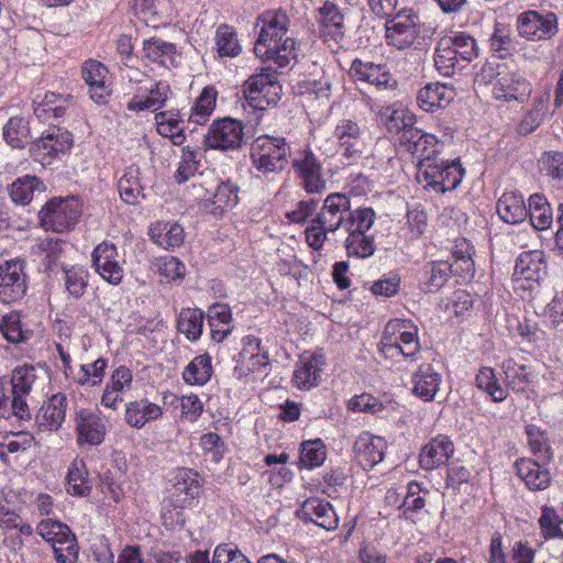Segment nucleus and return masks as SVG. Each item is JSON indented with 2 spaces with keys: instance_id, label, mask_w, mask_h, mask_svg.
<instances>
[{
  "instance_id": "obj_55",
  "label": "nucleus",
  "mask_w": 563,
  "mask_h": 563,
  "mask_svg": "<svg viewBox=\"0 0 563 563\" xmlns=\"http://www.w3.org/2000/svg\"><path fill=\"white\" fill-rule=\"evenodd\" d=\"M344 247L349 257L368 258L375 251V240L372 234L347 235Z\"/></svg>"
},
{
  "instance_id": "obj_27",
  "label": "nucleus",
  "mask_w": 563,
  "mask_h": 563,
  "mask_svg": "<svg viewBox=\"0 0 563 563\" xmlns=\"http://www.w3.org/2000/svg\"><path fill=\"white\" fill-rule=\"evenodd\" d=\"M239 187L231 180L222 181L212 197L202 200L201 208L213 217H220L239 202Z\"/></svg>"
},
{
  "instance_id": "obj_64",
  "label": "nucleus",
  "mask_w": 563,
  "mask_h": 563,
  "mask_svg": "<svg viewBox=\"0 0 563 563\" xmlns=\"http://www.w3.org/2000/svg\"><path fill=\"white\" fill-rule=\"evenodd\" d=\"M540 169L552 180L563 184V153L549 151L542 154L539 161Z\"/></svg>"
},
{
  "instance_id": "obj_22",
  "label": "nucleus",
  "mask_w": 563,
  "mask_h": 563,
  "mask_svg": "<svg viewBox=\"0 0 563 563\" xmlns=\"http://www.w3.org/2000/svg\"><path fill=\"white\" fill-rule=\"evenodd\" d=\"M387 448L382 437L368 432L361 433L354 442L353 452L363 470H372L383 461Z\"/></svg>"
},
{
  "instance_id": "obj_57",
  "label": "nucleus",
  "mask_w": 563,
  "mask_h": 563,
  "mask_svg": "<svg viewBox=\"0 0 563 563\" xmlns=\"http://www.w3.org/2000/svg\"><path fill=\"white\" fill-rule=\"evenodd\" d=\"M19 493L9 485L0 486V528L15 526L16 511L11 507L16 504Z\"/></svg>"
},
{
  "instance_id": "obj_43",
  "label": "nucleus",
  "mask_w": 563,
  "mask_h": 563,
  "mask_svg": "<svg viewBox=\"0 0 563 563\" xmlns=\"http://www.w3.org/2000/svg\"><path fill=\"white\" fill-rule=\"evenodd\" d=\"M139 168L135 166H130L125 169V173L118 183L120 198L126 205H137L145 197L143 187L139 179Z\"/></svg>"
},
{
  "instance_id": "obj_47",
  "label": "nucleus",
  "mask_w": 563,
  "mask_h": 563,
  "mask_svg": "<svg viewBox=\"0 0 563 563\" xmlns=\"http://www.w3.org/2000/svg\"><path fill=\"white\" fill-rule=\"evenodd\" d=\"M217 96L218 92L213 87H205L190 110L188 121L196 124L207 122L216 108Z\"/></svg>"
},
{
  "instance_id": "obj_44",
  "label": "nucleus",
  "mask_w": 563,
  "mask_h": 563,
  "mask_svg": "<svg viewBox=\"0 0 563 563\" xmlns=\"http://www.w3.org/2000/svg\"><path fill=\"white\" fill-rule=\"evenodd\" d=\"M213 373L211 356L208 353L195 356L183 372L184 380L189 385H206Z\"/></svg>"
},
{
  "instance_id": "obj_1",
  "label": "nucleus",
  "mask_w": 563,
  "mask_h": 563,
  "mask_svg": "<svg viewBox=\"0 0 563 563\" xmlns=\"http://www.w3.org/2000/svg\"><path fill=\"white\" fill-rule=\"evenodd\" d=\"M258 35L254 53L264 63H272L276 69L290 67L297 58V40L291 21L283 9H271L255 21Z\"/></svg>"
},
{
  "instance_id": "obj_12",
  "label": "nucleus",
  "mask_w": 563,
  "mask_h": 563,
  "mask_svg": "<svg viewBox=\"0 0 563 563\" xmlns=\"http://www.w3.org/2000/svg\"><path fill=\"white\" fill-rule=\"evenodd\" d=\"M29 278L25 262L22 260L7 261L0 265V301L13 303L26 295Z\"/></svg>"
},
{
  "instance_id": "obj_3",
  "label": "nucleus",
  "mask_w": 563,
  "mask_h": 563,
  "mask_svg": "<svg viewBox=\"0 0 563 563\" xmlns=\"http://www.w3.org/2000/svg\"><path fill=\"white\" fill-rule=\"evenodd\" d=\"M290 154V144L284 136L263 134L250 147L252 166L263 175L280 174L288 166Z\"/></svg>"
},
{
  "instance_id": "obj_8",
  "label": "nucleus",
  "mask_w": 563,
  "mask_h": 563,
  "mask_svg": "<svg viewBox=\"0 0 563 563\" xmlns=\"http://www.w3.org/2000/svg\"><path fill=\"white\" fill-rule=\"evenodd\" d=\"M464 174L465 169L460 159H435L430 164H422V168H418L416 177L418 183L423 184L426 189L445 192L454 190L461 184Z\"/></svg>"
},
{
  "instance_id": "obj_20",
  "label": "nucleus",
  "mask_w": 563,
  "mask_h": 563,
  "mask_svg": "<svg viewBox=\"0 0 563 563\" xmlns=\"http://www.w3.org/2000/svg\"><path fill=\"white\" fill-rule=\"evenodd\" d=\"M532 86L522 75L506 69L498 80L494 82L493 96L496 100L505 102L517 101L523 103L531 95Z\"/></svg>"
},
{
  "instance_id": "obj_2",
  "label": "nucleus",
  "mask_w": 563,
  "mask_h": 563,
  "mask_svg": "<svg viewBox=\"0 0 563 563\" xmlns=\"http://www.w3.org/2000/svg\"><path fill=\"white\" fill-rule=\"evenodd\" d=\"M170 482L162 519L167 529L175 530L181 529L185 525L184 509L198 504L205 481L196 470L181 467L174 473Z\"/></svg>"
},
{
  "instance_id": "obj_41",
  "label": "nucleus",
  "mask_w": 563,
  "mask_h": 563,
  "mask_svg": "<svg viewBox=\"0 0 563 563\" xmlns=\"http://www.w3.org/2000/svg\"><path fill=\"white\" fill-rule=\"evenodd\" d=\"M429 490L417 481H411L406 486V494L398 506L401 517L410 519L411 515L420 512L426 507V497Z\"/></svg>"
},
{
  "instance_id": "obj_45",
  "label": "nucleus",
  "mask_w": 563,
  "mask_h": 563,
  "mask_svg": "<svg viewBox=\"0 0 563 563\" xmlns=\"http://www.w3.org/2000/svg\"><path fill=\"white\" fill-rule=\"evenodd\" d=\"M67 493L73 496L86 497L90 494L92 485L88 477L86 464L82 460H75L67 472Z\"/></svg>"
},
{
  "instance_id": "obj_50",
  "label": "nucleus",
  "mask_w": 563,
  "mask_h": 563,
  "mask_svg": "<svg viewBox=\"0 0 563 563\" xmlns=\"http://www.w3.org/2000/svg\"><path fill=\"white\" fill-rule=\"evenodd\" d=\"M44 184L36 176H24L18 178L10 187V196L16 203L27 205L35 190L43 191Z\"/></svg>"
},
{
  "instance_id": "obj_4",
  "label": "nucleus",
  "mask_w": 563,
  "mask_h": 563,
  "mask_svg": "<svg viewBox=\"0 0 563 563\" xmlns=\"http://www.w3.org/2000/svg\"><path fill=\"white\" fill-rule=\"evenodd\" d=\"M432 30L420 22L418 15L401 11L385 23V37L388 45L404 51L420 48L431 37Z\"/></svg>"
},
{
  "instance_id": "obj_56",
  "label": "nucleus",
  "mask_w": 563,
  "mask_h": 563,
  "mask_svg": "<svg viewBox=\"0 0 563 563\" xmlns=\"http://www.w3.org/2000/svg\"><path fill=\"white\" fill-rule=\"evenodd\" d=\"M476 386L487 393L494 401H503L507 397V388H504L492 367H482L476 375Z\"/></svg>"
},
{
  "instance_id": "obj_49",
  "label": "nucleus",
  "mask_w": 563,
  "mask_h": 563,
  "mask_svg": "<svg viewBox=\"0 0 563 563\" xmlns=\"http://www.w3.org/2000/svg\"><path fill=\"white\" fill-rule=\"evenodd\" d=\"M217 52L221 57H236L241 53V45L234 29L228 24H221L216 32Z\"/></svg>"
},
{
  "instance_id": "obj_7",
  "label": "nucleus",
  "mask_w": 563,
  "mask_h": 563,
  "mask_svg": "<svg viewBox=\"0 0 563 563\" xmlns=\"http://www.w3.org/2000/svg\"><path fill=\"white\" fill-rule=\"evenodd\" d=\"M35 532L52 545L57 563L77 562L79 554L78 542L67 525L59 520L47 518L37 523Z\"/></svg>"
},
{
  "instance_id": "obj_6",
  "label": "nucleus",
  "mask_w": 563,
  "mask_h": 563,
  "mask_svg": "<svg viewBox=\"0 0 563 563\" xmlns=\"http://www.w3.org/2000/svg\"><path fill=\"white\" fill-rule=\"evenodd\" d=\"M81 213L82 205L77 197H55L42 207L38 218L45 230L63 233L75 228Z\"/></svg>"
},
{
  "instance_id": "obj_17",
  "label": "nucleus",
  "mask_w": 563,
  "mask_h": 563,
  "mask_svg": "<svg viewBox=\"0 0 563 563\" xmlns=\"http://www.w3.org/2000/svg\"><path fill=\"white\" fill-rule=\"evenodd\" d=\"M408 135L409 137H405V142L400 146L405 147L412 157L417 158V169L422 168V164L427 165L438 159V155L442 150V143L434 134L427 133L417 128Z\"/></svg>"
},
{
  "instance_id": "obj_19",
  "label": "nucleus",
  "mask_w": 563,
  "mask_h": 563,
  "mask_svg": "<svg viewBox=\"0 0 563 563\" xmlns=\"http://www.w3.org/2000/svg\"><path fill=\"white\" fill-rule=\"evenodd\" d=\"M349 75L354 81L368 84L377 90L394 89L397 86V81L391 77L386 64H375L355 58L351 63Z\"/></svg>"
},
{
  "instance_id": "obj_29",
  "label": "nucleus",
  "mask_w": 563,
  "mask_h": 563,
  "mask_svg": "<svg viewBox=\"0 0 563 563\" xmlns=\"http://www.w3.org/2000/svg\"><path fill=\"white\" fill-rule=\"evenodd\" d=\"M70 96L55 92L37 95L33 100V112L40 121H48L51 118H62L69 104Z\"/></svg>"
},
{
  "instance_id": "obj_63",
  "label": "nucleus",
  "mask_w": 563,
  "mask_h": 563,
  "mask_svg": "<svg viewBox=\"0 0 563 563\" xmlns=\"http://www.w3.org/2000/svg\"><path fill=\"white\" fill-rule=\"evenodd\" d=\"M161 415V407L146 400L133 401L126 406V422H140V419L147 422L158 419Z\"/></svg>"
},
{
  "instance_id": "obj_16",
  "label": "nucleus",
  "mask_w": 563,
  "mask_h": 563,
  "mask_svg": "<svg viewBox=\"0 0 563 563\" xmlns=\"http://www.w3.org/2000/svg\"><path fill=\"white\" fill-rule=\"evenodd\" d=\"M377 119L390 134L398 135V142L401 145L405 137H409V133L413 132L417 126L416 115L407 108L394 103L382 107L377 112Z\"/></svg>"
},
{
  "instance_id": "obj_58",
  "label": "nucleus",
  "mask_w": 563,
  "mask_h": 563,
  "mask_svg": "<svg viewBox=\"0 0 563 563\" xmlns=\"http://www.w3.org/2000/svg\"><path fill=\"white\" fill-rule=\"evenodd\" d=\"M67 397L58 393L48 398V400L40 408L36 420L40 417L48 422H63L66 417Z\"/></svg>"
},
{
  "instance_id": "obj_48",
  "label": "nucleus",
  "mask_w": 563,
  "mask_h": 563,
  "mask_svg": "<svg viewBox=\"0 0 563 563\" xmlns=\"http://www.w3.org/2000/svg\"><path fill=\"white\" fill-rule=\"evenodd\" d=\"M441 40L448 41V44H451V48L456 51L460 59H462L466 65L478 55V48L475 38L464 32L452 31L449 34L442 36Z\"/></svg>"
},
{
  "instance_id": "obj_11",
  "label": "nucleus",
  "mask_w": 563,
  "mask_h": 563,
  "mask_svg": "<svg viewBox=\"0 0 563 563\" xmlns=\"http://www.w3.org/2000/svg\"><path fill=\"white\" fill-rule=\"evenodd\" d=\"M244 128L240 120L225 117L213 120L203 136L207 148L234 151L244 143Z\"/></svg>"
},
{
  "instance_id": "obj_46",
  "label": "nucleus",
  "mask_w": 563,
  "mask_h": 563,
  "mask_svg": "<svg viewBox=\"0 0 563 563\" xmlns=\"http://www.w3.org/2000/svg\"><path fill=\"white\" fill-rule=\"evenodd\" d=\"M205 313L199 308H183L177 318V329L190 341L202 334Z\"/></svg>"
},
{
  "instance_id": "obj_34",
  "label": "nucleus",
  "mask_w": 563,
  "mask_h": 563,
  "mask_svg": "<svg viewBox=\"0 0 563 563\" xmlns=\"http://www.w3.org/2000/svg\"><path fill=\"white\" fill-rule=\"evenodd\" d=\"M150 236L164 250H174L184 243L185 231L177 222L158 221L150 228Z\"/></svg>"
},
{
  "instance_id": "obj_10",
  "label": "nucleus",
  "mask_w": 563,
  "mask_h": 563,
  "mask_svg": "<svg viewBox=\"0 0 563 563\" xmlns=\"http://www.w3.org/2000/svg\"><path fill=\"white\" fill-rule=\"evenodd\" d=\"M44 371L43 366L23 364L15 366L11 372L12 399L11 409L15 417L21 420L31 418L25 397L30 395L40 380L38 372Z\"/></svg>"
},
{
  "instance_id": "obj_36",
  "label": "nucleus",
  "mask_w": 563,
  "mask_h": 563,
  "mask_svg": "<svg viewBox=\"0 0 563 563\" xmlns=\"http://www.w3.org/2000/svg\"><path fill=\"white\" fill-rule=\"evenodd\" d=\"M496 209L500 219L509 224L520 223L528 216L523 197L514 192H505L497 201Z\"/></svg>"
},
{
  "instance_id": "obj_31",
  "label": "nucleus",
  "mask_w": 563,
  "mask_h": 563,
  "mask_svg": "<svg viewBox=\"0 0 563 563\" xmlns=\"http://www.w3.org/2000/svg\"><path fill=\"white\" fill-rule=\"evenodd\" d=\"M157 133L168 137L174 145H181L185 140L183 114L179 110H166L155 113Z\"/></svg>"
},
{
  "instance_id": "obj_23",
  "label": "nucleus",
  "mask_w": 563,
  "mask_h": 563,
  "mask_svg": "<svg viewBox=\"0 0 563 563\" xmlns=\"http://www.w3.org/2000/svg\"><path fill=\"white\" fill-rule=\"evenodd\" d=\"M81 75L89 86L91 99L97 103H104L111 93L109 70L101 62L89 59L81 67Z\"/></svg>"
},
{
  "instance_id": "obj_24",
  "label": "nucleus",
  "mask_w": 563,
  "mask_h": 563,
  "mask_svg": "<svg viewBox=\"0 0 563 563\" xmlns=\"http://www.w3.org/2000/svg\"><path fill=\"white\" fill-rule=\"evenodd\" d=\"M454 452L453 442L443 434L432 438L419 454V464L426 471L434 470L445 464Z\"/></svg>"
},
{
  "instance_id": "obj_38",
  "label": "nucleus",
  "mask_w": 563,
  "mask_h": 563,
  "mask_svg": "<svg viewBox=\"0 0 563 563\" xmlns=\"http://www.w3.org/2000/svg\"><path fill=\"white\" fill-rule=\"evenodd\" d=\"M73 145V135L59 126L49 128L37 141L36 146L49 156L68 151Z\"/></svg>"
},
{
  "instance_id": "obj_39",
  "label": "nucleus",
  "mask_w": 563,
  "mask_h": 563,
  "mask_svg": "<svg viewBox=\"0 0 563 563\" xmlns=\"http://www.w3.org/2000/svg\"><path fill=\"white\" fill-rule=\"evenodd\" d=\"M433 60L437 70L446 77L454 76L457 70L466 66V64L460 59L456 51L451 48V44H448V41H442L441 38L437 43Z\"/></svg>"
},
{
  "instance_id": "obj_21",
  "label": "nucleus",
  "mask_w": 563,
  "mask_h": 563,
  "mask_svg": "<svg viewBox=\"0 0 563 563\" xmlns=\"http://www.w3.org/2000/svg\"><path fill=\"white\" fill-rule=\"evenodd\" d=\"M351 209L350 198L340 192L327 196L320 211L314 217L316 223H321L330 232H336L344 225Z\"/></svg>"
},
{
  "instance_id": "obj_25",
  "label": "nucleus",
  "mask_w": 563,
  "mask_h": 563,
  "mask_svg": "<svg viewBox=\"0 0 563 563\" xmlns=\"http://www.w3.org/2000/svg\"><path fill=\"white\" fill-rule=\"evenodd\" d=\"M547 465L529 457H521L515 462L517 475L525 482L527 488L533 492L549 487L551 475Z\"/></svg>"
},
{
  "instance_id": "obj_52",
  "label": "nucleus",
  "mask_w": 563,
  "mask_h": 563,
  "mask_svg": "<svg viewBox=\"0 0 563 563\" xmlns=\"http://www.w3.org/2000/svg\"><path fill=\"white\" fill-rule=\"evenodd\" d=\"M400 320L389 321L383 332L380 342L378 344L379 353L385 358L395 360L398 356L405 357V350L398 345L397 331L400 330Z\"/></svg>"
},
{
  "instance_id": "obj_33",
  "label": "nucleus",
  "mask_w": 563,
  "mask_h": 563,
  "mask_svg": "<svg viewBox=\"0 0 563 563\" xmlns=\"http://www.w3.org/2000/svg\"><path fill=\"white\" fill-rule=\"evenodd\" d=\"M170 96V86L165 81H157L150 88L148 95L145 98L139 96L133 97L126 108L135 112L146 110L156 111L166 104Z\"/></svg>"
},
{
  "instance_id": "obj_14",
  "label": "nucleus",
  "mask_w": 563,
  "mask_h": 563,
  "mask_svg": "<svg viewBox=\"0 0 563 563\" xmlns=\"http://www.w3.org/2000/svg\"><path fill=\"white\" fill-rule=\"evenodd\" d=\"M517 30L520 36L530 41L549 40L558 32V19L554 13L543 15L527 11L517 18Z\"/></svg>"
},
{
  "instance_id": "obj_15",
  "label": "nucleus",
  "mask_w": 563,
  "mask_h": 563,
  "mask_svg": "<svg viewBox=\"0 0 563 563\" xmlns=\"http://www.w3.org/2000/svg\"><path fill=\"white\" fill-rule=\"evenodd\" d=\"M296 516L301 521L312 522L327 531H333L339 526V517L332 504L319 497H309L303 500Z\"/></svg>"
},
{
  "instance_id": "obj_13",
  "label": "nucleus",
  "mask_w": 563,
  "mask_h": 563,
  "mask_svg": "<svg viewBox=\"0 0 563 563\" xmlns=\"http://www.w3.org/2000/svg\"><path fill=\"white\" fill-rule=\"evenodd\" d=\"M364 136L365 130L358 122L351 119L339 120L333 130V137L338 142L342 156L351 162L362 157L365 148Z\"/></svg>"
},
{
  "instance_id": "obj_54",
  "label": "nucleus",
  "mask_w": 563,
  "mask_h": 563,
  "mask_svg": "<svg viewBox=\"0 0 563 563\" xmlns=\"http://www.w3.org/2000/svg\"><path fill=\"white\" fill-rule=\"evenodd\" d=\"M528 216L531 224L538 230H544L550 227L552 217L549 205L542 195L534 194L529 198Z\"/></svg>"
},
{
  "instance_id": "obj_28",
  "label": "nucleus",
  "mask_w": 563,
  "mask_h": 563,
  "mask_svg": "<svg viewBox=\"0 0 563 563\" xmlns=\"http://www.w3.org/2000/svg\"><path fill=\"white\" fill-rule=\"evenodd\" d=\"M454 97L455 91L452 87L440 82L428 84L418 91L417 103L426 112H435L448 107Z\"/></svg>"
},
{
  "instance_id": "obj_40",
  "label": "nucleus",
  "mask_w": 563,
  "mask_h": 563,
  "mask_svg": "<svg viewBox=\"0 0 563 563\" xmlns=\"http://www.w3.org/2000/svg\"><path fill=\"white\" fill-rule=\"evenodd\" d=\"M144 57L151 63L168 67L174 64L176 45L153 36L143 41Z\"/></svg>"
},
{
  "instance_id": "obj_37",
  "label": "nucleus",
  "mask_w": 563,
  "mask_h": 563,
  "mask_svg": "<svg viewBox=\"0 0 563 563\" xmlns=\"http://www.w3.org/2000/svg\"><path fill=\"white\" fill-rule=\"evenodd\" d=\"M526 433L533 456L543 464H549L553 460L554 453L548 430L541 429L538 424H528Z\"/></svg>"
},
{
  "instance_id": "obj_32",
  "label": "nucleus",
  "mask_w": 563,
  "mask_h": 563,
  "mask_svg": "<svg viewBox=\"0 0 563 563\" xmlns=\"http://www.w3.org/2000/svg\"><path fill=\"white\" fill-rule=\"evenodd\" d=\"M545 275V264L539 252H523L516 261L512 278L516 282L538 283Z\"/></svg>"
},
{
  "instance_id": "obj_5",
  "label": "nucleus",
  "mask_w": 563,
  "mask_h": 563,
  "mask_svg": "<svg viewBox=\"0 0 563 563\" xmlns=\"http://www.w3.org/2000/svg\"><path fill=\"white\" fill-rule=\"evenodd\" d=\"M274 64L261 68L260 73L251 75L242 85L243 95L249 104L256 110H265L280 100L282 86Z\"/></svg>"
},
{
  "instance_id": "obj_9",
  "label": "nucleus",
  "mask_w": 563,
  "mask_h": 563,
  "mask_svg": "<svg viewBox=\"0 0 563 563\" xmlns=\"http://www.w3.org/2000/svg\"><path fill=\"white\" fill-rule=\"evenodd\" d=\"M291 167L302 189L309 195L322 194L327 189V179L322 163L308 146L298 151L291 159Z\"/></svg>"
},
{
  "instance_id": "obj_61",
  "label": "nucleus",
  "mask_w": 563,
  "mask_h": 563,
  "mask_svg": "<svg viewBox=\"0 0 563 563\" xmlns=\"http://www.w3.org/2000/svg\"><path fill=\"white\" fill-rule=\"evenodd\" d=\"M562 520L556 510L549 506H543L539 518V526L542 536L545 539H563V530L561 528Z\"/></svg>"
},
{
  "instance_id": "obj_35",
  "label": "nucleus",
  "mask_w": 563,
  "mask_h": 563,
  "mask_svg": "<svg viewBox=\"0 0 563 563\" xmlns=\"http://www.w3.org/2000/svg\"><path fill=\"white\" fill-rule=\"evenodd\" d=\"M452 265L445 261L428 262L421 269L420 283L424 292H435L450 279Z\"/></svg>"
},
{
  "instance_id": "obj_60",
  "label": "nucleus",
  "mask_w": 563,
  "mask_h": 563,
  "mask_svg": "<svg viewBox=\"0 0 563 563\" xmlns=\"http://www.w3.org/2000/svg\"><path fill=\"white\" fill-rule=\"evenodd\" d=\"M0 332L8 342L13 344L24 342L30 338V331L22 329L20 314L14 312L2 318Z\"/></svg>"
},
{
  "instance_id": "obj_59",
  "label": "nucleus",
  "mask_w": 563,
  "mask_h": 563,
  "mask_svg": "<svg viewBox=\"0 0 563 563\" xmlns=\"http://www.w3.org/2000/svg\"><path fill=\"white\" fill-rule=\"evenodd\" d=\"M64 241L46 238L37 245V252L43 256L42 264L45 272H52L62 257Z\"/></svg>"
},
{
  "instance_id": "obj_30",
  "label": "nucleus",
  "mask_w": 563,
  "mask_h": 563,
  "mask_svg": "<svg viewBox=\"0 0 563 563\" xmlns=\"http://www.w3.org/2000/svg\"><path fill=\"white\" fill-rule=\"evenodd\" d=\"M441 382V374L438 373L431 364H421L418 371L412 375V391L423 401H431L434 399Z\"/></svg>"
},
{
  "instance_id": "obj_26",
  "label": "nucleus",
  "mask_w": 563,
  "mask_h": 563,
  "mask_svg": "<svg viewBox=\"0 0 563 563\" xmlns=\"http://www.w3.org/2000/svg\"><path fill=\"white\" fill-rule=\"evenodd\" d=\"M324 365L325 358L322 353L302 356L294 371L292 382L295 386L305 390L317 386Z\"/></svg>"
},
{
  "instance_id": "obj_18",
  "label": "nucleus",
  "mask_w": 563,
  "mask_h": 563,
  "mask_svg": "<svg viewBox=\"0 0 563 563\" xmlns=\"http://www.w3.org/2000/svg\"><path fill=\"white\" fill-rule=\"evenodd\" d=\"M96 272L109 284L119 285L123 279V267L119 262L118 249L113 243L103 241L98 244L92 254Z\"/></svg>"
},
{
  "instance_id": "obj_51",
  "label": "nucleus",
  "mask_w": 563,
  "mask_h": 563,
  "mask_svg": "<svg viewBox=\"0 0 563 563\" xmlns=\"http://www.w3.org/2000/svg\"><path fill=\"white\" fill-rule=\"evenodd\" d=\"M3 137L14 148H23L31 137L29 121L24 118H11L3 128Z\"/></svg>"
},
{
  "instance_id": "obj_53",
  "label": "nucleus",
  "mask_w": 563,
  "mask_h": 563,
  "mask_svg": "<svg viewBox=\"0 0 563 563\" xmlns=\"http://www.w3.org/2000/svg\"><path fill=\"white\" fill-rule=\"evenodd\" d=\"M64 285L68 295L79 299L88 287L89 273L82 266L63 267Z\"/></svg>"
},
{
  "instance_id": "obj_62",
  "label": "nucleus",
  "mask_w": 563,
  "mask_h": 563,
  "mask_svg": "<svg viewBox=\"0 0 563 563\" xmlns=\"http://www.w3.org/2000/svg\"><path fill=\"white\" fill-rule=\"evenodd\" d=\"M347 408L354 412H367L378 415V418L386 419L387 416L379 415L387 411L388 407L384 406L376 397L371 394H361L351 398L347 402Z\"/></svg>"
},
{
  "instance_id": "obj_42",
  "label": "nucleus",
  "mask_w": 563,
  "mask_h": 563,
  "mask_svg": "<svg viewBox=\"0 0 563 563\" xmlns=\"http://www.w3.org/2000/svg\"><path fill=\"white\" fill-rule=\"evenodd\" d=\"M503 371L507 387L516 393H522L527 386L532 383L533 373L526 364L518 363L514 358H507L503 362Z\"/></svg>"
}]
</instances>
